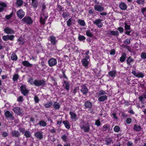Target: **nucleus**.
Here are the masks:
<instances>
[{
    "label": "nucleus",
    "mask_w": 146,
    "mask_h": 146,
    "mask_svg": "<svg viewBox=\"0 0 146 146\" xmlns=\"http://www.w3.org/2000/svg\"><path fill=\"white\" fill-rule=\"evenodd\" d=\"M80 127L86 132H88L90 129V125L88 123H85L83 121H82L80 124Z\"/></svg>",
    "instance_id": "1"
},
{
    "label": "nucleus",
    "mask_w": 146,
    "mask_h": 146,
    "mask_svg": "<svg viewBox=\"0 0 146 146\" xmlns=\"http://www.w3.org/2000/svg\"><path fill=\"white\" fill-rule=\"evenodd\" d=\"M33 84L36 86H44L46 84V82L43 80H35L34 81Z\"/></svg>",
    "instance_id": "2"
},
{
    "label": "nucleus",
    "mask_w": 146,
    "mask_h": 146,
    "mask_svg": "<svg viewBox=\"0 0 146 146\" xmlns=\"http://www.w3.org/2000/svg\"><path fill=\"white\" fill-rule=\"evenodd\" d=\"M22 22L26 23L27 24L31 25L33 23V21L31 18L29 17H25L21 20Z\"/></svg>",
    "instance_id": "3"
},
{
    "label": "nucleus",
    "mask_w": 146,
    "mask_h": 146,
    "mask_svg": "<svg viewBox=\"0 0 146 146\" xmlns=\"http://www.w3.org/2000/svg\"><path fill=\"white\" fill-rule=\"evenodd\" d=\"M57 63V60L54 58H51L48 61V64L49 65L50 67H52L56 65Z\"/></svg>",
    "instance_id": "4"
},
{
    "label": "nucleus",
    "mask_w": 146,
    "mask_h": 146,
    "mask_svg": "<svg viewBox=\"0 0 146 146\" xmlns=\"http://www.w3.org/2000/svg\"><path fill=\"white\" fill-rule=\"evenodd\" d=\"M34 135L36 138L40 140L42 139L43 137L42 133L40 131L35 132Z\"/></svg>",
    "instance_id": "5"
},
{
    "label": "nucleus",
    "mask_w": 146,
    "mask_h": 146,
    "mask_svg": "<svg viewBox=\"0 0 146 146\" xmlns=\"http://www.w3.org/2000/svg\"><path fill=\"white\" fill-rule=\"evenodd\" d=\"M14 37V36L13 35H7L3 36L2 38L5 41H7L9 40H13Z\"/></svg>",
    "instance_id": "6"
},
{
    "label": "nucleus",
    "mask_w": 146,
    "mask_h": 146,
    "mask_svg": "<svg viewBox=\"0 0 146 146\" xmlns=\"http://www.w3.org/2000/svg\"><path fill=\"white\" fill-rule=\"evenodd\" d=\"M18 17L20 19H22L25 16V13L22 9L19 10L17 12Z\"/></svg>",
    "instance_id": "7"
},
{
    "label": "nucleus",
    "mask_w": 146,
    "mask_h": 146,
    "mask_svg": "<svg viewBox=\"0 0 146 146\" xmlns=\"http://www.w3.org/2000/svg\"><path fill=\"white\" fill-rule=\"evenodd\" d=\"M22 93L24 95L26 96L28 93V91L26 89L25 86L22 85L20 87Z\"/></svg>",
    "instance_id": "8"
},
{
    "label": "nucleus",
    "mask_w": 146,
    "mask_h": 146,
    "mask_svg": "<svg viewBox=\"0 0 146 146\" xmlns=\"http://www.w3.org/2000/svg\"><path fill=\"white\" fill-rule=\"evenodd\" d=\"M94 9L99 12H102L104 9V8L100 5H95L94 6Z\"/></svg>",
    "instance_id": "9"
},
{
    "label": "nucleus",
    "mask_w": 146,
    "mask_h": 146,
    "mask_svg": "<svg viewBox=\"0 0 146 146\" xmlns=\"http://www.w3.org/2000/svg\"><path fill=\"white\" fill-rule=\"evenodd\" d=\"M14 112L17 115L21 114L22 113V109L20 108L17 107L13 109Z\"/></svg>",
    "instance_id": "10"
},
{
    "label": "nucleus",
    "mask_w": 146,
    "mask_h": 146,
    "mask_svg": "<svg viewBox=\"0 0 146 146\" xmlns=\"http://www.w3.org/2000/svg\"><path fill=\"white\" fill-rule=\"evenodd\" d=\"M138 98L142 104H144L145 102V100H146V94H144L141 95Z\"/></svg>",
    "instance_id": "11"
},
{
    "label": "nucleus",
    "mask_w": 146,
    "mask_h": 146,
    "mask_svg": "<svg viewBox=\"0 0 146 146\" xmlns=\"http://www.w3.org/2000/svg\"><path fill=\"white\" fill-rule=\"evenodd\" d=\"M101 21L102 20L101 19H98L94 21L93 23L97 25L98 27L100 28L102 26V24L101 22Z\"/></svg>",
    "instance_id": "12"
},
{
    "label": "nucleus",
    "mask_w": 146,
    "mask_h": 146,
    "mask_svg": "<svg viewBox=\"0 0 146 146\" xmlns=\"http://www.w3.org/2000/svg\"><path fill=\"white\" fill-rule=\"evenodd\" d=\"M81 87L82 88L80 90L81 92L84 94H86L88 92V90L86 85H83Z\"/></svg>",
    "instance_id": "13"
},
{
    "label": "nucleus",
    "mask_w": 146,
    "mask_h": 146,
    "mask_svg": "<svg viewBox=\"0 0 146 146\" xmlns=\"http://www.w3.org/2000/svg\"><path fill=\"white\" fill-rule=\"evenodd\" d=\"M11 134L13 137H18L20 135V134L19 132L16 130L12 131L11 132Z\"/></svg>",
    "instance_id": "14"
},
{
    "label": "nucleus",
    "mask_w": 146,
    "mask_h": 146,
    "mask_svg": "<svg viewBox=\"0 0 146 146\" xmlns=\"http://www.w3.org/2000/svg\"><path fill=\"white\" fill-rule=\"evenodd\" d=\"M5 115L7 117L9 118L12 119H14V117L12 114L9 111H7L5 112Z\"/></svg>",
    "instance_id": "15"
},
{
    "label": "nucleus",
    "mask_w": 146,
    "mask_h": 146,
    "mask_svg": "<svg viewBox=\"0 0 146 146\" xmlns=\"http://www.w3.org/2000/svg\"><path fill=\"white\" fill-rule=\"evenodd\" d=\"M134 61V60L131 58V56H129L127 58L126 60L127 64L128 66L131 67L132 66L131 64V63L133 62Z\"/></svg>",
    "instance_id": "16"
},
{
    "label": "nucleus",
    "mask_w": 146,
    "mask_h": 146,
    "mask_svg": "<svg viewBox=\"0 0 146 146\" xmlns=\"http://www.w3.org/2000/svg\"><path fill=\"white\" fill-rule=\"evenodd\" d=\"M4 31L5 33L7 34H12L14 33L12 29L8 27L4 29Z\"/></svg>",
    "instance_id": "17"
},
{
    "label": "nucleus",
    "mask_w": 146,
    "mask_h": 146,
    "mask_svg": "<svg viewBox=\"0 0 146 146\" xmlns=\"http://www.w3.org/2000/svg\"><path fill=\"white\" fill-rule=\"evenodd\" d=\"M107 98V96L106 95H104L100 97L98 99V100L99 102H103L106 100Z\"/></svg>",
    "instance_id": "18"
},
{
    "label": "nucleus",
    "mask_w": 146,
    "mask_h": 146,
    "mask_svg": "<svg viewBox=\"0 0 146 146\" xmlns=\"http://www.w3.org/2000/svg\"><path fill=\"white\" fill-rule=\"evenodd\" d=\"M120 9L123 10H125L127 8V5L123 3H122L119 5Z\"/></svg>",
    "instance_id": "19"
},
{
    "label": "nucleus",
    "mask_w": 146,
    "mask_h": 146,
    "mask_svg": "<svg viewBox=\"0 0 146 146\" xmlns=\"http://www.w3.org/2000/svg\"><path fill=\"white\" fill-rule=\"evenodd\" d=\"M126 57V54L125 53H123L119 58L120 61L122 62H124L125 60Z\"/></svg>",
    "instance_id": "20"
},
{
    "label": "nucleus",
    "mask_w": 146,
    "mask_h": 146,
    "mask_svg": "<svg viewBox=\"0 0 146 146\" xmlns=\"http://www.w3.org/2000/svg\"><path fill=\"white\" fill-rule=\"evenodd\" d=\"M22 64L25 66L26 67H32L33 65L30 64L29 62L27 61H25L22 62Z\"/></svg>",
    "instance_id": "21"
},
{
    "label": "nucleus",
    "mask_w": 146,
    "mask_h": 146,
    "mask_svg": "<svg viewBox=\"0 0 146 146\" xmlns=\"http://www.w3.org/2000/svg\"><path fill=\"white\" fill-rule=\"evenodd\" d=\"M116 71L115 70L111 71L108 72L109 75L111 77H114L116 74Z\"/></svg>",
    "instance_id": "22"
},
{
    "label": "nucleus",
    "mask_w": 146,
    "mask_h": 146,
    "mask_svg": "<svg viewBox=\"0 0 146 146\" xmlns=\"http://www.w3.org/2000/svg\"><path fill=\"white\" fill-rule=\"evenodd\" d=\"M82 65L85 66H87L88 64V62L86 58H83L82 61Z\"/></svg>",
    "instance_id": "23"
},
{
    "label": "nucleus",
    "mask_w": 146,
    "mask_h": 146,
    "mask_svg": "<svg viewBox=\"0 0 146 146\" xmlns=\"http://www.w3.org/2000/svg\"><path fill=\"white\" fill-rule=\"evenodd\" d=\"M53 106L54 109L56 110L59 109L60 107L59 104L56 102L54 103Z\"/></svg>",
    "instance_id": "24"
},
{
    "label": "nucleus",
    "mask_w": 146,
    "mask_h": 146,
    "mask_svg": "<svg viewBox=\"0 0 146 146\" xmlns=\"http://www.w3.org/2000/svg\"><path fill=\"white\" fill-rule=\"evenodd\" d=\"M50 41L52 44L53 45L55 44L57 42L55 37L53 36L50 37Z\"/></svg>",
    "instance_id": "25"
},
{
    "label": "nucleus",
    "mask_w": 146,
    "mask_h": 146,
    "mask_svg": "<svg viewBox=\"0 0 146 146\" xmlns=\"http://www.w3.org/2000/svg\"><path fill=\"white\" fill-rule=\"evenodd\" d=\"M110 35L117 36L119 35V32L117 31H111L109 33Z\"/></svg>",
    "instance_id": "26"
},
{
    "label": "nucleus",
    "mask_w": 146,
    "mask_h": 146,
    "mask_svg": "<svg viewBox=\"0 0 146 146\" xmlns=\"http://www.w3.org/2000/svg\"><path fill=\"white\" fill-rule=\"evenodd\" d=\"M0 5L2 7H0V12H1L3 10V7H7V5L6 4L4 3H0Z\"/></svg>",
    "instance_id": "27"
},
{
    "label": "nucleus",
    "mask_w": 146,
    "mask_h": 146,
    "mask_svg": "<svg viewBox=\"0 0 146 146\" xmlns=\"http://www.w3.org/2000/svg\"><path fill=\"white\" fill-rule=\"evenodd\" d=\"M24 135L27 138H29L31 137V134L29 131H26L24 133Z\"/></svg>",
    "instance_id": "28"
},
{
    "label": "nucleus",
    "mask_w": 146,
    "mask_h": 146,
    "mask_svg": "<svg viewBox=\"0 0 146 146\" xmlns=\"http://www.w3.org/2000/svg\"><path fill=\"white\" fill-rule=\"evenodd\" d=\"M53 104L52 102L50 101L48 102L47 103L45 104L44 105V106L46 108H50Z\"/></svg>",
    "instance_id": "29"
},
{
    "label": "nucleus",
    "mask_w": 146,
    "mask_h": 146,
    "mask_svg": "<svg viewBox=\"0 0 146 146\" xmlns=\"http://www.w3.org/2000/svg\"><path fill=\"white\" fill-rule=\"evenodd\" d=\"M37 125H39L40 126L44 127L47 124L46 122L42 120L40 121Z\"/></svg>",
    "instance_id": "30"
},
{
    "label": "nucleus",
    "mask_w": 146,
    "mask_h": 146,
    "mask_svg": "<svg viewBox=\"0 0 146 146\" xmlns=\"http://www.w3.org/2000/svg\"><path fill=\"white\" fill-rule=\"evenodd\" d=\"M63 123L64 124L66 128L67 129H69L70 128V125L69 122L67 121H64Z\"/></svg>",
    "instance_id": "31"
},
{
    "label": "nucleus",
    "mask_w": 146,
    "mask_h": 146,
    "mask_svg": "<svg viewBox=\"0 0 146 146\" xmlns=\"http://www.w3.org/2000/svg\"><path fill=\"white\" fill-rule=\"evenodd\" d=\"M84 106L86 108H90L92 107V104L90 102H87L85 103Z\"/></svg>",
    "instance_id": "32"
},
{
    "label": "nucleus",
    "mask_w": 146,
    "mask_h": 146,
    "mask_svg": "<svg viewBox=\"0 0 146 146\" xmlns=\"http://www.w3.org/2000/svg\"><path fill=\"white\" fill-rule=\"evenodd\" d=\"M44 15L43 13H42L40 17V22L42 24H45V21L43 19L42 17H44Z\"/></svg>",
    "instance_id": "33"
},
{
    "label": "nucleus",
    "mask_w": 146,
    "mask_h": 146,
    "mask_svg": "<svg viewBox=\"0 0 146 146\" xmlns=\"http://www.w3.org/2000/svg\"><path fill=\"white\" fill-rule=\"evenodd\" d=\"M70 114L71 116V118L72 119H75L76 117V114L74 113L73 112L70 111Z\"/></svg>",
    "instance_id": "34"
},
{
    "label": "nucleus",
    "mask_w": 146,
    "mask_h": 146,
    "mask_svg": "<svg viewBox=\"0 0 146 146\" xmlns=\"http://www.w3.org/2000/svg\"><path fill=\"white\" fill-rule=\"evenodd\" d=\"M64 83L65 84V88L67 90H68L69 89V85L68 82L66 81H64Z\"/></svg>",
    "instance_id": "35"
},
{
    "label": "nucleus",
    "mask_w": 146,
    "mask_h": 146,
    "mask_svg": "<svg viewBox=\"0 0 146 146\" xmlns=\"http://www.w3.org/2000/svg\"><path fill=\"white\" fill-rule=\"evenodd\" d=\"M11 59L13 60H16L17 59V56L15 54H13L11 56Z\"/></svg>",
    "instance_id": "36"
},
{
    "label": "nucleus",
    "mask_w": 146,
    "mask_h": 146,
    "mask_svg": "<svg viewBox=\"0 0 146 146\" xmlns=\"http://www.w3.org/2000/svg\"><path fill=\"white\" fill-rule=\"evenodd\" d=\"M141 127L140 126H137L136 125H135L134 127V129L136 131H139L141 129Z\"/></svg>",
    "instance_id": "37"
},
{
    "label": "nucleus",
    "mask_w": 146,
    "mask_h": 146,
    "mask_svg": "<svg viewBox=\"0 0 146 146\" xmlns=\"http://www.w3.org/2000/svg\"><path fill=\"white\" fill-rule=\"evenodd\" d=\"M86 34L89 37H92L93 35L90 30H87L86 31Z\"/></svg>",
    "instance_id": "38"
},
{
    "label": "nucleus",
    "mask_w": 146,
    "mask_h": 146,
    "mask_svg": "<svg viewBox=\"0 0 146 146\" xmlns=\"http://www.w3.org/2000/svg\"><path fill=\"white\" fill-rule=\"evenodd\" d=\"M23 1L22 0H17L16 3L19 6L22 5L23 4Z\"/></svg>",
    "instance_id": "39"
},
{
    "label": "nucleus",
    "mask_w": 146,
    "mask_h": 146,
    "mask_svg": "<svg viewBox=\"0 0 146 146\" xmlns=\"http://www.w3.org/2000/svg\"><path fill=\"white\" fill-rule=\"evenodd\" d=\"M62 15L64 18H67L69 16V13L68 12H64L62 14Z\"/></svg>",
    "instance_id": "40"
},
{
    "label": "nucleus",
    "mask_w": 146,
    "mask_h": 146,
    "mask_svg": "<svg viewBox=\"0 0 146 146\" xmlns=\"http://www.w3.org/2000/svg\"><path fill=\"white\" fill-rule=\"evenodd\" d=\"M78 23L80 25L82 26H84L86 25L84 21L80 19L78 20Z\"/></svg>",
    "instance_id": "41"
},
{
    "label": "nucleus",
    "mask_w": 146,
    "mask_h": 146,
    "mask_svg": "<svg viewBox=\"0 0 146 146\" xmlns=\"http://www.w3.org/2000/svg\"><path fill=\"white\" fill-rule=\"evenodd\" d=\"M18 41L19 42V44L22 45L25 42L24 40L21 38H20L18 40Z\"/></svg>",
    "instance_id": "42"
},
{
    "label": "nucleus",
    "mask_w": 146,
    "mask_h": 146,
    "mask_svg": "<svg viewBox=\"0 0 146 146\" xmlns=\"http://www.w3.org/2000/svg\"><path fill=\"white\" fill-rule=\"evenodd\" d=\"M78 39L80 41H83L85 40L86 38L84 36L79 35L78 36Z\"/></svg>",
    "instance_id": "43"
},
{
    "label": "nucleus",
    "mask_w": 146,
    "mask_h": 146,
    "mask_svg": "<svg viewBox=\"0 0 146 146\" xmlns=\"http://www.w3.org/2000/svg\"><path fill=\"white\" fill-rule=\"evenodd\" d=\"M106 92L102 90H100L99 91L98 95L100 96H101L102 95H104L106 94Z\"/></svg>",
    "instance_id": "44"
},
{
    "label": "nucleus",
    "mask_w": 146,
    "mask_h": 146,
    "mask_svg": "<svg viewBox=\"0 0 146 146\" xmlns=\"http://www.w3.org/2000/svg\"><path fill=\"white\" fill-rule=\"evenodd\" d=\"M120 128L118 126H115L114 128V131L116 132H118L120 131Z\"/></svg>",
    "instance_id": "45"
},
{
    "label": "nucleus",
    "mask_w": 146,
    "mask_h": 146,
    "mask_svg": "<svg viewBox=\"0 0 146 146\" xmlns=\"http://www.w3.org/2000/svg\"><path fill=\"white\" fill-rule=\"evenodd\" d=\"M38 3L37 1L32 2V5L34 8H36L37 6Z\"/></svg>",
    "instance_id": "46"
},
{
    "label": "nucleus",
    "mask_w": 146,
    "mask_h": 146,
    "mask_svg": "<svg viewBox=\"0 0 146 146\" xmlns=\"http://www.w3.org/2000/svg\"><path fill=\"white\" fill-rule=\"evenodd\" d=\"M19 78V76L18 74H15L13 76V80L15 81L17 80Z\"/></svg>",
    "instance_id": "47"
},
{
    "label": "nucleus",
    "mask_w": 146,
    "mask_h": 146,
    "mask_svg": "<svg viewBox=\"0 0 146 146\" xmlns=\"http://www.w3.org/2000/svg\"><path fill=\"white\" fill-rule=\"evenodd\" d=\"M111 139L110 138H107L106 140V145H108L111 143Z\"/></svg>",
    "instance_id": "48"
},
{
    "label": "nucleus",
    "mask_w": 146,
    "mask_h": 146,
    "mask_svg": "<svg viewBox=\"0 0 146 146\" xmlns=\"http://www.w3.org/2000/svg\"><path fill=\"white\" fill-rule=\"evenodd\" d=\"M136 2L139 5H142L144 3V0H137Z\"/></svg>",
    "instance_id": "49"
},
{
    "label": "nucleus",
    "mask_w": 146,
    "mask_h": 146,
    "mask_svg": "<svg viewBox=\"0 0 146 146\" xmlns=\"http://www.w3.org/2000/svg\"><path fill=\"white\" fill-rule=\"evenodd\" d=\"M123 42L126 44H129L130 43V39H126Z\"/></svg>",
    "instance_id": "50"
},
{
    "label": "nucleus",
    "mask_w": 146,
    "mask_h": 146,
    "mask_svg": "<svg viewBox=\"0 0 146 146\" xmlns=\"http://www.w3.org/2000/svg\"><path fill=\"white\" fill-rule=\"evenodd\" d=\"M72 20V19L70 18L67 21V24L68 26L69 27L71 25Z\"/></svg>",
    "instance_id": "51"
},
{
    "label": "nucleus",
    "mask_w": 146,
    "mask_h": 146,
    "mask_svg": "<svg viewBox=\"0 0 146 146\" xmlns=\"http://www.w3.org/2000/svg\"><path fill=\"white\" fill-rule=\"evenodd\" d=\"M13 14V12H12L9 15H6L5 16V18L7 19H9L11 18Z\"/></svg>",
    "instance_id": "52"
},
{
    "label": "nucleus",
    "mask_w": 146,
    "mask_h": 146,
    "mask_svg": "<svg viewBox=\"0 0 146 146\" xmlns=\"http://www.w3.org/2000/svg\"><path fill=\"white\" fill-rule=\"evenodd\" d=\"M124 25H125V28L126 30H129L130 29V27L129 25H127L126 23H125Z\"/></svg>",
    "instance_id": "53"
},
{
    "label": "nucleus",
    "mask_w": 146,
    "mask_h": 146,
    "mask_svg": "<svg viewBox=\"0 0 146 146\" xmlns=\"http://www.w3.org/2000/svg\"><path fill=\"white\" fill-rule=\"evenodd\" d=\"M1 135L3 137H6L8 136V133H7L5 132H3L2 133Z\"/></svg>",
    "instance_id": "54"
},
{
    "label": "nucleus",
    "mask_w": 146,
    "mask_h": 146,
    "mask_svg": "<svg viewBox=\"0 0 146 146\" xmlns=\"http://www.w3.org/2000/svg\"><path fill=\"white\" fill-rule=\"evenodd\" d=\"M95 124L98 126L100 125L101 123L99 119H98L96 121Z\"/></svg>",
    "instance_id": "55"
},
{
    "label": "nucleus",
    "mask_w": 146,
    "mask_h": 146,
    "mask_svg": "<svg viewBox=\"0 0 146 146\" xmlns=\"http://www.w3.org/2000/svg\"><path fill=\"white\" fill-rule=\"evenodd\" d=\"M17 101L19 102H22L23 101V97L20 96L18 97Z\"/></svg>",
    "instance_id": "56"
},
{
    "label": "nucleus",
    "mask_w": 146,
    "mask_h": 146,
    "mask_svg": "<svg viewBox=\"0 0 146 146\" xmlns=\"http://www.w3.org/2000/svg\"><path fill=\"white\" fill-rule=\"evenodd\" d=\"M28 82L31 85L33 84V79L32 78H30L29 79Z\"/></svg>",
    "instance_id": "57"
},
{
    "label": "nucleus",
    "mask_w": 146,
    "mask_h": 146,
    "mask_svg": "<svg viewBox=\"0 0 146 146\" xmlns=\"http://www.w3.org/2000/svg\"><path fill=\"white\" fill-rule=\"evenodd\" d=\"M34 100L36 103H38L39 101V99L37 96H35L34 97Z\"/></svg>",
    "instance_id": "58"
},
{
    "label": "nucleus",
    "mask_w": 146,
    "mask_h": 146,
    "mask_svg": "<svg viewBox=\"0 0 146 146\" xmlns=\"http://www.w3.org/2000/svg\"><path fill=\"white\" fill-rule=\"evenodd\" d=\"M131 121V118H127L126 120V123L127 124H130Z\"/></svg>",
    "instance_id": "59"
},
{
    "label": "nucleus",
    "mask_w": 146,
    "mask_h": 146,
    "mask_svg": "<svg viewBox=\"0 0 146 146\" xmlns=\"http://www.w3.org/2000/svg\"><path fill=\"white\" fill-rule=\"evenodd\" d=\"M19 130L20 132L23 133H24L25 132V129L23 128H20L19 129Z\"/></svg>",
    "instance_id": "60"
},
{
    "label": "nucleus",
    "mask_w": 146,
    "mask_h": 146,
    "mask_svg": "<svg viewBox=\"0 0 146 146\" xmlns=\"http://www.w3.org/2000/svg\"><path fill=\"white\" fill-rule=\"evenodd\" d=\"M141 57L143 59L146 58V53H143L141 55Z\"/></svg>",
    "instance_id": "61"
},
{
    "label": "nucleus",
    "mask_w": 146,
    "mask_h": 146,
    "mask_svg": "<svg viewBox=\"0 0 146 146\" xmlns=\"http://www.w3.org/2000/svg\"><path fill=\"white\" fill-rule=\"evenodd\" d=\"M144 76L142 73H137V75L136 77H139L142 78Z\"/></svg>",
    "instance_id": "62"
},
{
    "label": "nucleus",
    "mask_w": 146,
    "mask_h": 146,
    "mask_svg": "<svg viewBox=\"0 0 146 146\" xmlns=\"http://www.w3.org/2000/svg\"><path fill=\"white\" fill-rule=\"evenodd\" d=\"M117 30L121 33H123V28L122 27H119L117 28Z\"/></svg>",
    "instance_id": "63"
},
{
    "label": "nucleus",
    "mask_w": 146,
    "mask_h": 146,
    "mask_svg": "<svg viewBox=\"0 0 146 146\" xmlns=\"http://www.w3.org/2000/svg\"><path fill=\"white\" fill-rule=\"evenodd\" d=\"M115 54V51L114 49L111 50L110 51V54L111 55H114Z\"/></svg>",
    "instance_id": "64"
}]
</instances>
